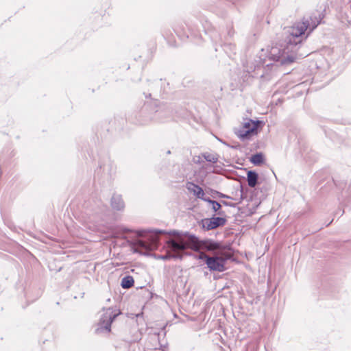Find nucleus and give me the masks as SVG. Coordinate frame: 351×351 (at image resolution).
I'll return each instance as SVG.
<instances>
[{
  "mask_svg": "<svg viewBox=\"0 0 351 351\" xmlns=\"http://www.w3.org/2000/svg\"><path fill=\"white\" fill-rule=\"evenodd\" d=\"M174 237L169 239L166 242V253L159 255L158 258L162 260L182 259L184 252L187 249L198 252L194 257L197 259L204 260L210 271H223L226 269L225 263L232 256L230 253H224L221 255L209 256L204 252H199L198 239L189 234H180L177 231H172Z\"/></svg>",
  "mask_w": 351,
  "mask_h": 351,
  "instance_id": "obj_1",
  "label": "nucleus"
},
{
  "mask_svg": "<svg viewBox=\"0 0 351 351\" xmlns=\"http://www.w3.org/2000/svg\"><path fill=\"white\" fill-rule=\"evenodd\" d=\"M323 17L321 12L316 11L310 16L303 17L302 21L293 24L289 29V35L285 47L271 49V55L274 60L282 64L293 62L297 58L296 52L300 44L321 23Z\"/></svg>",
  "mask_w": 351,
  "mask_h": 351,
  "instance_id": "obj_2",
  "label": "nucleus"
},
{
  "mask_svg": "<svg viewBox=\"0 0 351 351\" xmlns=\"http://www.w3.org/2000/svg\"><path fill=\"white\" fill-rule=\"evenodd\" d=\"M170 232L161 230H138L136 232V237L131 241L128 240V242H130V245L134 252L146 255L158 247L160 234L173 235L169 234Z\"/></svg>",
  "mask_w": 351,
  "mask_h": 351,
  "instance_id": "obj_3",
  "label": "nucleus"
},
{
  "mask_svg": "<svg viewBox=\"0 0 351 351\" xmlns=\"http://www.w3.org/2000/svg\"><path fill=\"white\" fill-rule=\"evenodd\" d=\"M121 314L119 310L108 308L104 311L98 324L97 332H110L111 324L114 319Z\"/></svg>",
  "mask_w": 351,
  "mask_h": 351,
  "instance_id": "obj_4",
  "label": "nucleus"
},
{
  "mask_svg": "<svg viewBox=\"0 0 351 351\" xmlns=\"http://www.w3.org/2000/svg\"><path fill=\"white\" fill-rule=\"evenodd\" d=\"M226 219L221 217H213L210 219H205L203 221V226L208 230L215 229L226 224Z\"/></svg>",
  "mask_w": 351,
  "mask_h": 351,
  "instance_id": "obj_5",
  "label": "nucleus"
},
{
  "mask_svg": "<svg viewBox=\"0 0 351 351\" xmlns=\"http://www.w3.org/2000/svg\"><path fill=\"white\" fill-rule=\"evenodd\" d=\"M257 133V129L256 125H254L252 128H250V129H238L235 131V134L241 140H248L250 139L252 136L256 134Z\"/></svg>",
  "mask_w": 351,
  "mask_h": 351,
  "instance_id": "obj_6",
  "label": "nucleus"
},
{
  "mask_svg": "<svg viewBox=\"0 0 351 351\" xmlns=\"http://www.w3.org/2000/svg\"><path fill=\"white\" fill-rule=\"evenodd\" d=\"M186 188L191 193L199 199L203 198V196L205 195L202 188L192 182H187Z\"/></svg>",
  "mask_w": 351,
  "mask_h": 351,
  "instance_id": "obj_7",
  "label": "nucleus"
},
{
  "mask_svg": "<svg viewBox=\"0 0 351 351\" xmlns=\"http://www.w3.org/2000/svg\"><path fill=\"white\" fill-rule=\"evenodd\" d=\"M110 204L112 208L116 210H123L125 208V203L121 195L114 194L111 198Z\"/></svg>",
  "mask_w": 351,
  "mask_h": 351,
  "instance_id": "obj_8",
  "label": "nucleus"
},
{
  "mask_svg": "<svg viewBox=\"0 0 351 351\" xmlns=\"http://www.w3.org/2000/svg\"><path fill=\"white\" fill-rule=\"evenodd\" d=\"M258 175L254 171H248L247 173V181L250 187H254L258 183Z\"/></svg>",
  "mask_w": 351,
  "mask_h": 351,
  "instance_id": "obj_9",
  "label": "nucleus"
},
{
  "mask_svg": "<svg viewBox=\"0 0 351 351\" xmlns=\"http://www.w3.org/2000/svg\"><path fill=\"white\" fill-rule=\"evenodd\" d=\"M255 62H256L255 64L250 65V66L249 65V63L247 62L246 67H247V71L248 73L255 72L256 70L261 69V68L263 66V63H264L263 60L261 58H258V60H255Z\"/></svg>",
  "mask_w": 351,
  "mask_h": 351,
  "instance_id": "obj_10",
  "label": "nucleus"
},
{
  "mask_svg": "<svg viewBox=\"0 0 351 351\" xmlns=\"http://www.w3.org/2000/svg\"><path fill=\"white\" fill-rule=\"evenodd\" d=\"M121 285L123 289H129L134 285V279L131 276H126L122 278Z\"/></svg>",
  "mask_w": 351,
  "mask_h": 351,
  "instance_id": "obj_11",
  "label": "nucleus"
},
{
  "mask_svg": "<svg viewBox=\"0 0 351 351\" xmlns=\"http://www.w3.org/2000/svg\"><path fill=\"white\" fill-rule=\"evenodd\" d=\"M250 161L255 165H261L264 162V156L262 153H257L252 156Z\"/></svg>",
  "mask_w": 351,
  "mask_h": 351,
  "instance_id": "obj_12",
  "label": "nucleus"
},
{
  "mask_svg": "<svg viewBox=\"0 0 351 351\" xmlns=\"http://www.w3.org/2000/svg\"><path fill=\"white\" fill-rule=\"evenodd\" d=\"M202 157L208 162L216 163L218 161V157L216 154H210L208 152L202 154Z\"/></svg>",
  "mask_w": 351,
  "mask_h": 351,
  "instance_id": "obj_13",
  "label": "nucleus"
},
{
  "mask_svg": "<svg viewBox=\"0 0 351 351\" xmlns=\"http://www.w3.org/2000/svg\"><path fill=\"white\" fill-rule=\"evenodd\" d=\"M261 121H252L251 119L248 120L247 121L245 122L243 125V126L240 129H250V128H252L254 125H256V129H258V125L260 124Z\"/></svg>",
  "mask_w": 351,
  "mask_h": 351,
  "instance_id": "obj_14",
  "label": "nucleus"
},
{
  "mask_svg": "<svg viewBox=\"0 0 351 351\" xmlns=\"http://www.w3.org/2000/svg\"><path fill=\"white\" fill-rule=\"evenodd\" d=\"M212 205V209L215 211V212H217V214L219 215H224V212L221 210V206L220 204V203H219L217 201H214V202L213 203Z\"/></svg>",
  "mask_w": 351,
  "mask_h": 351,
  "instance_id": "obj_15",
  "label": "nucleus"
},
{
  "mask_svg": "<svg viewBox=\"0 0 351 351\" xmlns=\"http://www.w3.org/2000/svg\"><path fill=\"white\" fill-rule=\"evenodd\" d=\"M223 50L227 53H230L231 52H234V50L235 49V45L231 43H226L223 46Z\"/></svg>",
  "mask_w": 351,
  "mask_h": 351,
  "instance_id": "obj_16",
  "label": "nucleus"
},
{
  "mask_svg": "<svg viewBox=\"0 0 351 351\" xmlns=\"http://www.w3.org/2000/svg\"><path fill=\"white\" fill-rule=\"evenodd\" d=\"M200 199L204 200V202H206L209 203L210 204H213V203L215 201V200L211 199L209 197H204V196H203V198H200Z\"/></svg>",
  "mask_w": 351,
  "mask_h": 351,
  "instance_id": "obj_17",
  "label": "nucleus"
},
{
  "mask_svg": "<svg viewBox=\"0 0 351 351\" xmlns=\"http://www.w3.org/2000/svg\"><path fill=\"white\" fill-rule=\"evenodd\" d=\"M174 31L175 32L178 34V36H180V37H186V38H189V35L186 34V35H180L179 34V31L178 29V28H175L174 29Z\"/></svg>",
  "mask_w": 351,
  "mask_h": 351,
  "instance_id": "obj_18",
  "label": "nucleus"
},
{
  "mask_svg": "<svg viewBox=\"0 0 351 351\" xmlns=\"http://www.w3.org/2000/svg\"><path fill=\"white\" fill-rule=\"evenodd\" d=\"M217 193L219 194V197H220L227 198V199L230 198L228 195L223 194L221 193L218 192Z\"/></svg>",
  "mask_w": 351,
  "mask_h": 351,
  "instance_id": "obj_19",
  "label": "nucleus"
},
{
  "mask_svg": "<svg viewBox=\"0 0 351 351\" xmlns=\"http://www.w3.org/2000/svg\"><path fill=\"white\" fill-rule=\"evenodd\" d=\"M222 204H224L225 206H232L230 203L227 202L226 201H222Z\"/></svg>",
  "mask_w": 351,
  "mask_h": 351,
  "instance_id": "obj_20",
  "label": "nucleus"
},
{
  "mask_svg": "<svg viewBox=\"0 0 351 351\" xmlns=\"http://www.w3.org/2000/svg\"><path fill=\"white\" fill-rule=\"evenodd\" d=\"M161 350H162V351H167L166 350V346H161Z\"/></svg>",
  "mask_w": 351,
  "mask_h": 351,
  "instance_id": "obj_21",
  "label": "nucleus"
},
{
  "mask_svg": "<svg viewBox=\"0 0 351 351\" xmlns=\"http://www.w3.org/2000/svg\"><path fill=\"white\" fill-rule=\"evenodd\" d=\"M154 338H155L156 339H158V336L154 335Z\"/></svg>",
  "mask_w": 351,
  "mask_h": 351,
  "instance_id": "obj_22",
  "label": "nucleus"
},
{
  "mask_svg": "<svg viewBox=\"0 0 351 351\" xmlns=\"http://www.w3.org/2000/svg\"><path fill=\"white\" fill-rule=\"evenodd\" d=\"M349 190H350V193H351V185H350V187H349Z\"/></svg>",
  "mask_w": 351,
  "mask_h": 351,
  "instance_id": "obj_23",
  "label": "nucleus"
},
{
  "mask_svg": "<svg viewBox=\"0 0 351 351\" xmlns=\"http://www.w3.org/2000/svg\"><path fill=\"white\" fill-rule=\"evenodd\" d=\"M151 94H149V95H145V97H150Z\"/></svg>",
  "mask_w": 351,
  "mask_h": 351,
  "instance_id": "obj_24",
  "label": "nucleus"
},
{
  "mask_svg": "<svg viewBox=\"0 0 351 351\" xmlns=\"http://www.w3.org/2000/svg\"><path fill=\"white\" fill-rule=\"evenodd\" d=\"M191 36H193V34H191ZM195 37H196L197 36L196 35H194Z\"/></svg>",
  "mask_w": 351,
  "mask_h": 351,
  "instance_id": "obj_25",
  "label": "nucleus"
},
{
  "mask_svg": "<svg viewBox=\"0 0 351 351\" xmlns=\"http://www.w3.org/2000/svg\"><path fill=\"white\" fill-rule=\"evenodd\" d=\"M170 153H171V152L169 150V151L167 152V154H169Z\"/></svg>",
  "mask_w": 351,
  "mask_h": 351,
  "instance_id": "obj_26",
  "label": "nucleus"
}]
</instances>
